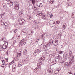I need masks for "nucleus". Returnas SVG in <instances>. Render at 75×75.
I'll return each instance as SVG.
<instances>
[{
    "label": "nucleus",
    "mask_w": 75,
    "mask_h": 75,
    "mask_svg": "<svg viewBox=\"0 0 75 75\" xmlns=\"http://www.w3.org/2000/svg\"><path fill=\"white\" fill-rule=\"evenodd\" d=\"M47 15L48 17H49V16H50V13H49V12H47Z\"/></svg>",
    "instance_id": "40"
},
{
    "label": "nucleus",
    "mask_w": 75,
    "mask_h": 75,
    "mask_svg": "<svg viewBox=\"0 0 75 75\" xmlns=\"http://www.w3.org/2000/svg\"><path fill=\"white\" fill-rule=\"evenodd\" d=\"M53 16V15H52V14H51L50 15V18H52V16Z\"/></svg>",
    "instance_id": "55"
},
{
    "label": "nucleus",
    "mask_w": 75,
    "mask_h": 75,
    "mask_svg": "<svg viewBox=\"0 0 75 75\" xmlns=\"http://www.w3.org/2000/svg\"><path fill=\"white\" fill-rule=\"evenodd\" d=\"M71 17H72V18H74V17H75V13H72Z\"/></svg>",
    "instance_id": "22"
},
{
    "label": "nucleus",
    "mask_w": 75,
    "mask_h": 75,
    "mask_svg": "<svg viewBox=\"0 0 75 75\" xmlns=\"http://www.w3.org/2000/svg\"><path fill=\"white\" fill-rule=\"evenodd\" d=\"M59 72V71H58V70H57L54 72L55 74H58V73Z\"/></svg>",
    "instance_id": "30"
},
{
    "label": "nucleus",
    "mask_w": 75,
    "mask_h": 75,
    "mask_svg": "<svg viewBox=\"0 0 75 75\" xmlns=\"http://www.w3.org/2000/svg\"><path fill=\"white\" fill-rule=\"evenodd\" d=\"M37 50L38 51V52H40V51H41V49H37Z\"/></svg>",
    "instance_id": "43"
},
{
    "label": "nucleus",
    "mask_w": 75,
    "mask_h": 75,
    "mask_svg": "<svg viewBox=\"0 0 75 75\" xmlns=\"http://www.w3.org/2000/svg\"><path fill=\"white\" fill-rule=\"evenodd\" d=\"M25 63H26V61H25V60H22V64H25Z\"/></svg>",
    "instance_id": "25"
},
{
    "label": "nucleus",
    "mask_w": 75,
    "mask_h": 75,
    "mask_svg": "<svg viewBox=\"0 0 75 75\" xmlns=\"http://www.w3.org/2000/svg\"><path fill=\"white\" fill-rule=\"evenodd\" d=\"M37 22L36 21V20H35L34 21V25H32V27L33 28L35 29H36L37 30V29H38V26L37 25Z\"/></svg>",
    "instance_id": "4"
},
{
    "label": "nucleus",
    "mask_w": 75,
    "mask_h": 75,
    "mask_svg": "<svg viewBox=\"0 0 75 75\" xmlns=\"http://www.w3.org/2000/svg\"><path fill=\"white\" fill-rule=\"evenodd\" d=\"M37 14L38 16H40L42 15V12L41 11H38L37 12Z\"/></svg>",
    "instance_id": "11"
},
{
    "label": "nucleus",
    "mask_w": 75,
    "mask_h": 75,
    "mask_svg": "<svg viewBox=\"0 0 75 75\" xmlns=\"http://www.w3.org/2000/svg\"><path fill=\"white\" fill-rule=\"evenodd\" d=\"M27 31V29L26 28L23 29V30L22 32L24 33H26V32Z\"/></svg>",
    "instance_id": "21"
},
{
    "label": "nucleus",
    "mask_w": 75,
    "mask_h": 75,
    "mask_svg": "<svg viewBox=\"0 0 75 75\" xmlns=\"http://www.w3.org/2000/svg\"><path fill=\"white\" fill-rule=\"evenodd\" d=\"M16 37H18L19 38H20V35H18L17 34H16Z\"/></svg>",
    "instance_id": "42"
},
{
    "label": "nucleus",
    "mask_w": 75,
    "mask_h": 75,
    "mask_svg": "<svg viewBox=\"0 0 75 75\" xmlns=\"http://www.w3.org/2000/svg\"><path fill=\"white\" fill-rule=\"evenodd\" d=\"M50 46V44L49 43L46 44L45 45H43V48L45 50H47V47H49Z\"/></svg>",
    "instance_id": "9"
},
{
    "label": "nucleus",
    "mask_w": 75,
    "mask_h": 75,
    "mask_svg": "<svg viewBox=\"0 0 75 75\" xmlns=\"http://www.w3.org/2000/svg\"><path fill=\"white\" fill-rule=\"evenodd\" d=\"M18 55H20V56H21V53H18Z\"/></svg>",
    "instance_id": "60"
},
{
    "label": "nucleus",
    "mask_w": 75,
    "mask_h": 75,
    "mask_svg": "<svg viewBox=\"0 0 75 75\" xmlns=\"http://www.w3.org/2000/svg\"><path fill=\"white\" fill-rule=\"evenodd\" d=\"M27 54V50H24L23 52V55H26Z\"/></svg>",
    "instance_id": "18"
},
{
    "label": "nucleus",
    "mask_w": 75,
    "mask_h": 75,
    "mask_svg": "<svg viewBox=\"0 0 75 75\" xmlns=\"http://www.w3.org/2000/svg\"><path fill=\"white\" fill-rule=\"evenodd\" d=\"M1 67H2L3 68L4 67V66L3 65H1Z\"/></svg>",
    "instance_id": "63"
},
{
    "label": "nucleus",
    "mask_w": 75,
    "mask_h": 75,
    "mask_svg": "<svg viewBox=\"0 0 75 75\" xmlns=\"http://www.w3.org/2000/svg\"><path fill=\"white\" fill-rule=\"evenodd\" d=\"M39 7H42V5H40L39 4Z\"/></svg>",
    "instance_id": "46"
},
{
    "label": "nucleus",
    "mask_w": 75,
    "mask_h": 75,
    "mask_svg": "<svg viewBox=\"0 0 75 75\" xmlns=\"http://www.w3.org/2000/svg\"><path fill=\"white\" fill-rule=\"evenodd\" d=\"M62 59V57H61V56L60 55H58L57 56V59Z\"/></svg>",
    "instance_id": "26"
},
{
    "label": "nucleus",
    "mask_w": 75,
    "mask_h": 75,
    "mask_svg": "<svg viewBox=\"0 0 75 75\" xmlns=\"http://www.w3.org/2000/svg\"><path fill=\"white\" fill-rule=\"evenodd\" d=\"M66 25H67V24H66V23H64L63 24V28H66Z\"/></svg>",
    "instance_id": "27"
},
{
    "label": "nucleus",
    "mask_w": 75,
    "mask_h": 75,
    "mask_svg": "<svg viewBox=\"0 0 75 75\" xmlns=\"http://www.w3.org/2000/svg\"><path fill=\"white\" fill-rule=\"evenodd\" d=\"M45 38L44 37H41V39L43 40V41H44L45 40Z\"/></svg>",
    "instance_id": "37"
},
{
    "label": "nucleus",
    "mask_w": 75,
    "mask_h": 75,
    "mask_svg": "<svg viewBox=\"0 0 75 75\" xmlns=\"http://www.w3.org/2000/svg\"><path fill=\"white\" fill-rule=\"evenodd\" d=\"M2 65H5V66H6L7 65V64H3Z\"/></svg>",
    "instance_id": "64"
},
{
    "label": "nucleus",
    "mask_w": 75,
    "mask_h": 75,
    "mask_svg": "<svg viewBox=\"0 0 75 75\" xmlns=\"http://www.w3.org/2000/svg\"><path fill=\"white\" fill-rule=\"evenodd\" d=\"M36 0H30L31 3H32V4H33V5H34L35 4V1Z\"/></svg>",
    "instance_id": "15"
},
{
    "label": "nucleus",
    "mask_w": 75,
    "mask_h": 75,
    "mask_svg": "<svg viewBox=\"0 0 75 75\" xmlns=\"http://www.w3.org/2000/svg\"><path fill=\"white\" fill-rule=\"evenodd\" d=\"M24 69L25 70H27V67H25L24 68Z\"/></svg>",
    "instance_id": "41"
},
{
    "label": "nucleus",
    "mask_w": 75,
    "mask_h": 75,
    "mask_svg": "<svg viewBox=\"0 0 75 75\" xmlns=\"http://www.w3.org/2000/svg\"><path fill=\"white\" fill-rule=\"evenodd\" d=\"M9 4H10V6H13V2L11 1L10 3Z\"/></svg>",
    "instance_id": "33"
},
{
    "label": "nucleus",
    "mask_w": 75,
    "mask_h": 75,
    "mask_svg": "<svg viewBox=\"0 0 75 75\" xmlns=\"http://www.w3.org/2000/svg\"><path fill=\"white\" fill-rule=\"evenodd\" d=\"M7 22H6L4 23V25H6V26H7Z\"/></svg>",
    "instance_id": "50"
},
{
    "label": "nucleus",
    "mask_w": 75,
    "mask_h": 75,
    "mask_svg": "<svg viewBox=\"0 0 75 75\" xmlns=\"http://www.w3.org/2000/svg\"><path fill=\"white\" fill-rule=\"evenodd\" d=\"M4 24V22L3 21H1V24L2 25V24Z\"/></svg>",
    "instance_id": "53"
},
{
    "label": "nucleus",
    "mask_w": 75,
    "mask_h": 75,
    "mask_svg": "<svg viewBox=\"0 0 75 75\" xmlns=\"http://www.w3.org/2000/svg\"><path fill=\"white\" fill-rule=\"evenodd\" d=\"M2 62L3 64H4V63H5V61H4V60H3L2 61Z\"/></svg>",
    "instance_id": "48"
},
{
    "label": "nucleus",
    "mask_w": 75,
    "mask_h": 75,
    "mask_svg": "<svg viewBox=\"0 0 75 75\" xmlns=\"http://www.w3.org/2000/svg\"><path fill=\"white\" fill-rule=\"evenodd\" d=\"M50 3H51V4H53V1H50Z\"/></svg>",
    "instance_id": "54"
},
{
    "label": "nucleus",
    "mask_w": 75,
    "mask_h": 75,
    "mask_svg": "<svg viewBox=\"0 0 75 75\" xmlns=\"http://www.w3.org/2000/svg\"><path fill=\"white\" fill-rule=\"evenodd\" d=\"M61 36H62V35H61V34H59V35H58V37L59 38V37H61Z\"/></svg>",
    "instance_id": "38"
},
{
    "label": "nucleus",
    "mask_w": 75,
    "mask_h": 75,
    "mask_svg": "<svg viewBox=\"0 0 75 75\" xmlns=\"http://www.w3.org/2000/svg\"><path fill=\"white\" fill-rule=\"evenodd\" d=\"M54 21L52 20H50L49 22L50 26L51 27H52L54 25V24H55V23H54Z\"/></svg>",
    "instance_id": "7"
},
{
    "label": "nucleus",
    "mask_w": 75,
    "mask_h": 75,
    "mask_svg": "<svg viewBox=\"0 0 75 75\" xmlns=\"http://www.w3.org/2000/svg\"><path fill=\"white\" fill-rule=\"evenodd\" d=\"M58 71H59H59H60L61 70V69L60 68H59L58 69H57Z\"/></svg>",
    "instance_id": "49"
},
{
    "label": "nucleus",
    "mask_w": 75,
    "mask_h": 75,
    "mask_svg": "<svg viewBox=\"0 0 75 75\" xmlns=\"http://www.w3.org/2000/svg\"><path fill=\"white\" fill-rule=\"evenodd\" d=\"M11 1L10 0H8L7 1V4H9L10 3H11Z\"/></svg>",
    "instance_id": "29"
},
{
    "label": "nucleus",
    "mask_w": 75,
    "mask_h": 75,
    "mask_svg": "<svg viewBox=\"0 0 75 75\" xmlns=\"http://www.w3.org/2000/svg\"><path fill=\"white\" fill-rule=\"evenodd\" d=\"M44 35H45V34H42V35L41 36V37H44Z\"/></svg>",
    "instance_id": "47"
},
{
    "label": "nucleus",
    "mask_w": 75,
    "mask_h": 75,
    "mask_svg": "<svg viewBox=\"0 0 75 75\" xmlns=\"http://www.w3.org/2000/svg\"><path fill=\"white\" fill-rule=\"evenodd\" d=\"M54 30H57V28L56 27H54Z\"/></svg>",
    "instance_id": "51"
},
{
    "label": "nucleus",
    "mask_w": 75,
    "mask_h": 75,
    "mask_svg": "<svg viewBox=\"0 0 75 75\" xmlns=\"http://www.w3.org/2000/svg\"><path fill=\"white\" fill-rule=\"evenodd\" d=\"M69 56L71 57V55H72L73 54V52H72V51H70L69 52Z\"/></svg>",
    "instance_id": "24"
},
{
    "label": "nucleus",
    "mask_w": 75,
    "mask_h": 75,
    "mask_svg": "<svg viewBox=\"0 0 75 75\" xmlns=\"http://www.w3.org/2000/svg\"><path fill=\"white\" fill-rule=\"evenodd\" d=\"M37 69H38L37 68L34 69V72L37 73Z\"/></svg>",
    "instance_id": "28"
},
{
    "label": "nucleus",
    "mask_w": 75,
    "mask_h": 75,
    "mask_svg": "<svg viewBox=\"0 0 75 75\" xmlns=\"http://www.w3.org/2000/svg\"><path fill=\"white\" fill-rule=\"evenodd\" d=\"M1 40H3V41H4V42H5V41L6 42V40L5 39V40H4V38H1Z\"/></svg>",
    "instance_id": "39"
},
{
    "label": "nucleus",
    "mask_w": 75,
    "mask_h": 75,
    "mask_svg": "<svg viewBox=\"0 0 75 75\" xmlns=\"http://www.w3.org/2000/svg\"><path fill=\"white\" fill-rule=\"evenodd\" d=\"M43 18L44 19H46V17L45 16H44L43 17Z\"/></svg>",
    "instance_id": "59"
},
{
    "label": "nucleus",
    "mask_w": 75,
    "mask_h": 75,
    "mask_svg": "<svg viewBox=\"0 0 75 75\" xmlns=\"http://www.w3.org/2000/svg\"><path fill=\"white\" fill-rule=\"evenodd\" d=\"M35 53H37L38 52L37 50H35Z\"/></svg>",
    "instance_id": "52"
},
{
    "label": "nucleus",
    "mask_w": 75,
    "mask_h": 75,
    "mask_svg": "<svg viewBox=\"0 0 75 75\" xmlns=\"http://www.w3.org/2000/svg\"><path fill=\"white\" fill-rule=\"evenodd\" d=\"M39 41V39H38V40H37L35 42H38Z\"/></svg>",
    "instance_id": "61"
},
{
    "label": "nucleus",
    "mask_w": 75,
    "mask_h": 75,
    "mask_svg": "<svg viewBox=\"0 0 75 75\" xmlns=\"http://www.w3.org/2000/svg\"><path fill=\"white\" fill-rule=\"evenodd\" d=\"M65 63V61H62V62L61 63H62V64H64V63Z\"/></svg>",
    "instance_id": "58"
},
{
    "label": "nucleus",
    "mask_w": 75,
    "mask_h": 75,
    "mask_svg": "<svg viewBox=\"0 0 75 75\" xmlns=\"http://www.w3.org/2000/svg\"><path fill=\"white\" fill-rule=\"evenodd\" d=\"M68 57V53L65 52L63 54V59H66Z\"/></svg>",
    "instance_id": "10"
},
{
    "label": "nucleus",
    "mask_w": 75,
    "mask_h": 75,
    "mask_svg": "<svg viewBox=\"0 0 75 75\" xmlns=\"http://www.w3.org/2000/svg\"><path fill=\"white\" fill-rule=\"evenodd\" d=\"M14 60H13V61L11 63L8 64V65H10L13 64L14 63Z\"/></svg>",
    "instance_id": "23"
},
{
    "label": "nucleus",
    "mask_w": 75,
    "mask_h": 75,
    "mask_svg": "<svg viewBox=\"0 0 75 75\" xmlns=\"http://www.w3.org/2000/svg\"><path fill=\"white\" fill-rule=\"evenodd\" d=\"M59 23H60V22H59V21H57L56 22V23H57V24H59Z\"/></svg>",
    "instance_id": "45"
},
{
    "label": "nucleus",
    "mask_w": 75,
    "mask_h": 75,
    "mask_svg": "<svg viewBox=\"0 0 75 75\" xmlns=\"http://www.w3.org/2000/svg\"><path fill=\"white\" fill-rule=\"evenodd\" d=\"M32 8H33V9H34V10H38V8L36 7L35 6H33L32 7Z\"/></svg>",
    "instance_id": "17"
},
{
    "label": "nucleus",
    "mask_w": 75,
    "mask_h": 75,
    "mask_svg": "<svg viewBox=\"0 0 75 75\" xmlns=\"http://www.w3.org/2000/svg\"><path fill=\"white\" fill-rule=\"evenodd\" d=\"M16 71V67H14L12 69V71L13 72H15Z\"/></svg>",
    "instance_id": "34"
},
{
    "label": "nucleus",
    "mask_w": 75,
    "mask_h": 75,
    "mask_svg": "<svg viewBox=\"0 0 75 75\" xmlns=\"http://www.w3.org/2000/svg\"><path fill=\"white\" fill-rule=\"evenodd\" d=\"M69 75H73V74H72V71H69Z\"/></svg>",
    "instance_id": "32"
},
{
    "label": "nucleus",
    "mask_w": 75,
    "mask_h": 75,
    "mask_svg": "<svg viewBox=\"0 0 75 75\" xmlns=\"http://www.w3.org/2000/svg\"><path fill=\"white\" fill-rule=\"evenodd\" d=\"M50 55H52L53 56V57H54L55 55V53H53V54H50Z\"/></svg>",
    "instance_id": "31"
},
{
    "label": "nucleus",
    "mask_w": 75,
    "mask_h": 75,
    "mask_svg": "<svg viewBox=\"0 0 75 75\" xmlns=\"http://www.w3.org/2000/svg\"><path fill=\"white\" fill-rule=\"evenodd\" d=\"M72 63H71V62H67L65 63L64 64V67L65 68H67V67H69V66H71V65H72Z\"/></svg>",
    "instance_id": "5"
},
{
    "label": "nucleus",
    "mask_w": 75,
    "mask_h": 75,
    "mask_svg": "<svg viewBox=\"0 0 75 75\" xmlns=\"http://www.w3.org/2000/svg\"><path fill=\"white\" fill-rule=\"evenodd\" d=\"M23 10L21 11L19 14V16L20 17H22V16H24V14H23Z\"/></svg>",
    "instance_id": "12"
},
{
    "label": "nucleus",
    "mask_w": 75,
    "mask_h": 75,
    "mask_svg": "<svg viewBox=\"0 0 75 75\" xmlns=\"http://www.w3.org/2000/svg\"><path fill=\"white\" fill-rule=\"evenodd\" d=\"M45 57H42L40 58L39 59L40 61L41 62H42V61H43L44 60H45Z\"/></svg>",
    "instance_id": "14"
},
{
    "label": "nucleus",
    "mask_w": 75,
    "mask_h": 75,
    "mask_svg": "<svg viewBox=\"0 0 75 75\" xmlns=\"http://www.w3.org/2000/svg\"><path fill=\"white\" fill-rule=\"evenodd\" d=\"M32 18H31V16L30 15H28L27 16V19L28 20H31Z\"/></svg>",
    "instance_id": "13"
},
{
    "label": "nucleus",
    "mask_w": 75,
    "mask_h": 75,
    "mask_svg": "<svg viewBox=\"0 0 75 75\" xmlns=\"http://www.w3.org/2000/svg\"><path fill=\"white\" fill-rule=\"evenodd\" d=\"M23 65V63L22 64L21 62H19V63L18 64V67H21V66H22Z\"/></svg>",
    "instance_id": "20"
},
{
    "label": "nucleus",
    "mask_w": 75,
    "mask_h": 75,
    "mask_svg": "<svg viewBox=\"0 0 75 75\" xmlns=\"http://www.w3.org/2000/svg\"><path fill=\"white\" fill-rule=\"evenodd\" d=\"M18 21L20 25H23V24H24V21H25V22H26V21H25L24 19L23 18H21L19 19H18Z\"/></svg>",
    "instance_id": "3"
},
{
    "label": "nucleus",
    "mask_w": 75,
    "mask_h": 75,
    "mask_svg": "<svg viewBox=\"0 0 75 75\" xmlns=\"http://www.w3.org/2000/svg\"><path fill=\"white\" fill-rule=\"evenodd\" d=\"M62 52H62L61 51H59L58 52V54H62Z\"/></svg>",
    "instance_id": "36"
},
{
    "label": "nucleus",
    "mask_w": 75,
    "mask_h": 75,
    "mask_svg": "<svg viewBox=\"0 0 75 75\" xmlns=\"http://www.w3.org/2000/svg\"><path fill=\"white\" fill-rule=\"evenodd\" d=\"M8 45V42H6V43H4V44L3 45L2 47L3 49H6L7 48V45Z\"/></svg>",
    "instance_id": "6"
},
{
    "label": "nucleus",
    "mask_w": 75,
    "mask_h": 75,
    "mask_svg": "<svg viewBox=\"0 0 75 75\" xmlns=\"http://www.w3.org/2000/svg\"><path fill=\"white\" fill-rule=\"evenodd\" d=\"M8 50H7V51L6 52V55H8Z\"/></svg>",
    "instance_id": "44"
},
{
    "label": "nucleus",
    "mask_w": 75,
    "mask_h": 75,
    "mask_svg": "<svg viewBox=\"0 0 75 75\" xmlns=\"http://www.w3.org/2000/svg\"><path fill=\"white\" fill-rule=\"evenodd\" d=\"M67 5H68V6H71L72 5V3H69L67 4Z\"/></svg>",
    "instance_id": "35"
},
{
    "label": "nucleus",
    "mask_w": 75,
    "mask_h": 75,
    "mask_svg": "<svg viewBox=\"0 0 75 75\" xmlns=\"http://www.w3.org/2000/svg\"><path fill=\"white\" fill-rule=\"evenodd\" d=\"M13 44H16V41H14L13 42Z\"/></svg>",
    "instance_id": "62"
},
{
    "label": "nucleus",
    "mask_w": 75,
    "mask_h": 75,
    "mask_svg": "<svg viewBox=\"0 0 75 75\" xmlns=\"http://www.w3.org/2000/svg\"><path fill=\"white\" fill-rule=\"evenodd\" d=\"M6 59V61L7 62H8V59L6 58V59Z\"/></svg>",
    "instance_id": "56"
},
{
    "label": "nucleus",
    "mask_w": 75,
    "mask_h": 75,
    "mask_svg": "<svg viewBox=\"0 0 75 75\" xmlns=\"http://www.w3.org/2000/svg\"><path fill=\"white\" fill-rule=\"evenodd\" d=\"M33 31H31V33H30V35H32V34H33Z\"/></svg>",
    "instance_id": "57"
},
{
    "label": "nucleus",
    "mask_w": 75,
    "mask_h": 75,
    "mask_svg": "<svg viewBox=\"0 0 75 75\" xmlns=\"http://www.w3.org/2000/svg\"><path fill=\"white\" fill-rule=\"evenodd\" d=\"M48 71L49 73L51 74H52V69H48L47 70Z\"/></svg>",
    "instance_id": "19"
},
{
    "label": "nucleus",
    "mask_w": 75,
    "mask_h": 75,
    "mask_svg": "<svg viewBox=\"0 0 75 75\" xmlns=\"http://www.w3.org/2000/svg\"><path fill=\"white\" fill-rule=\"evenodd\" d=\"M27 41L25 39H22L21 40L19 44V47H22L23 45H24L26 43Z\"/></svg>",
    "instance_id": "2"
},
{
    "label": "nucleus",
    "mask_w": 75,
    "mask_h": 75,
    "mask_svg": "<svg viewBox=\"0 0 75 75\" xmlns=\"http://www.w3.org/2000/svg\"><path fill=\"white\" fill-rule=\"evenodd\" d=\"M58 38L55 39V40H52V39H51L50 40L49 44H50V45H51L53 44L55 46H57L58 44Z\"/></svg>",
    "instance_id": "1"
},
{
    "label": "nucleus",
    "mask_w": 75,
    "mask_h": 75,
    "mask_svg": "<svg viewBox=\"0 0 75 75\" xmlns=\"http://www.w3.org/2000/svg\"><path fill=\"white\" fill-rule=\"evenodd\" d=\"M14 9L16 10H18L19 9V4H18V2L16 3V5L15 6Z\"/></svg>",
    "instance_id": "8"
},
{
    "label": "nucleus",
    "mask_w": 75,
    "mask_h": 75,
    "mask_svg": "<svg viewBox=\"0 0 75 75\" xmlns=\"http://www.w3.org/2000/svg\"><path fill=\"white\" fill-rule=\"evenodd\" d=\"M74 57L73 56L72 57V58L70 60V62L71 63V64H72L74 62Z\"/></svg>",
    "instance_id": "16"
}]
</instances>
